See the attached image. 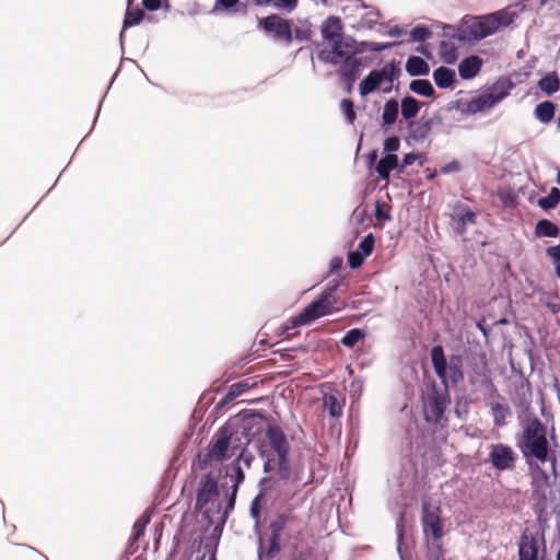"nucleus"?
Instances as JSON below:
<instances>
[{
	"label": "nucleus",
	"instance_id": "obj_1",
	"mask_svg": "<svg viewBox=\"0 0 560 560\" xmlns=\"http://www.w3.org/2000/svg\"><path fill=\"white\" fill-rule=\"evenodd\" d=\"M322 47L317 57L325 63L339 68V73L345 82L352 84L355 82L359 69L362 65L361 59L357 58L355 40L347 37L340 42L329 45H320Z\"/></svg>",
	"mask_w": 560,
	"mask_h": 560
},
{
	"label": "nucleus",
	"instance_id": "obj_2",
	"mask_svg": "<svg viewBox=\"0 0 560 560\" xmlns=\"http://www.w3.org/2000/svg\"><path fill=\"white\" fill-rule=\"evenodd\" d=\"M517 446L530 469H534L530 458L540 463L551 462L552 467H555L556 458L549 455L546 428L537 417L527 419Z\"/></svg>",
	"mask_w": 560,
	"mask_h": 560
},
{
	"label": "nucleus",
	"instance_id": "obj_3",
	"mask_svg": "<svg viewBox=\"0 0 560 560\" xmlns=\"http://www.w3.org/2000/svg\"><path fill=\"white\" fill-rule=\"evenodd\" d=\"M266 438L270 450L261 451V456L266 459L264 471L270 472L277 469L279 477L283 480H288L291 476L288 458L290 444L283 431L277 425H269L266 431Z\"/></svg>",
	"mask_w": 560,
	"mask_h": 560
},
{
	"label": "nucleus",
	"instance_id": "obj_4",
	"mask_svg": "<svg viewBox=\"0 0 560 560\" xmlns=\"http://www.w3.org/2000/svg\"><path fill=\"white\" fill-rule=\"evenodd\" d=\"M196 509L202 512L211 522H213L211 513L214 511L220 514L222 522L228 516V508L225 511H221L218 481L211 474H207L200 479L197 489Z\"/></svg>",
	"mask_w": 560,
	"mask_h": 560
},
{
	"label": "nucleus",
	"instance_id": "obj_5",
	"mask_svg": "<svg viewBox=\"0 0 560 560\" xmlns=\"http://www.w3.org/2000/svg\"><path fill=\"white\" fill-rule=\"evenodd\" d=\"M240 441L238 438L234 436L232 425H223L212 438L206 454L205 464L224 460L229 451L234 455L240 448V444L237 443Z\"/></svg>",
	"mask_w": 560,
	"mask_h": 560
},
{
	"label": "nucleus",
	"instance_id": "obj_6",
	"mask_svg": "<svg viewBox=\"0 0 560 560\" xmlns=\"http://www.w3.org/2000/svg\"><path fill=\"white\" fill-rule=\"evenodd\" d=\"M514 84L509 79H499L483 93L469 102L468 108L471 113L486 112L493 108L506 96H509Z\"/></svg>",
	"mask_w": 560,
	"mask_h": 560
},
{
	"label": "nucleus",
	"instance_id": "obj_7",
	"mask_svg": "<svg viewBox=\"0 0 560 560\" xmlns=\"http://www.w3.org/2000/svg\"><path fill=\"white\" fill-rule=\"evenodd\" d=\"M495 33L494 19L486 16H470L464 19L454 35L459 42L470 43L486 38Z\"/></svg>",
	"mask_w": 560,
	"mask_h": 560
},
{
	"label": "nucleus",
	"instance_id": "obj_8",
	"mask_svg": "<svg viewBox=\"0 0 560 560\" xmlns=\"http://www.w3.org/2000/svg\"><path fill=\"white\" fill-rule=\"evenodd\" d=\"M430 357L436 376L445 386H447L448 382L456 385L463 381L464 375L459 365V360L452 359L450 363H447L441 346H434L431 349Z\"/></svg>",
	"mask_w": 560,
	"mask_h": 560
},
{
	"label": "nucleus",
	"instance_id": "obj_9",
	"mask_svg": "<svg viewBox=\"0 0 560 560\" xmlns=\"http://www.w3.org/2000/svg\"><path fill=\"white\" fill-rule=\"evenodd\" d=\"M441 508L430 502L422 503L421 525L427 540H440L443 537Z\"/></svg>",
	"mask_w": 560,
	"mask_h": 560
},
{
	"label": "nucleus",
	"instance_id": "obj_10",
	"mask_svg": "<svg viewBox=\"0 0 560 560\" xmlns=\"http://www.w3.org/2000/svg\"><path fill=\"white\" fill-rule=\"evenodd\" d=\"M450 402L451 400L446 389L440 390L433 387L428 394L423 406L425 420L429 423H439Z\"/></svg>",
	"mask_w": 560,
	"mask_h": 560
},
{
	"label": "nucleus",
	"instance_id": "obj_11",
	"mask_svg": "<svg viewBox=\"0 0 560 560\" xmlns=\"http://www.w3.org/2000/svg\"><path fill=\"white\" fill-rule=\"evenodd\" d=\"M330 294L331 292L324 293L317 301L306 306L299 316L293 317L292 325L294 327L299 325H306L320 316L330 314L332 310L331 302L329 300Z\"/></svg>",
	"mask_w": 560,
	"mask_h": 560
},
{
	"label": "nucleus",
	"instance_id": "obj_12",
	"mask_svg": "<svg viewBox=\"0 0 560 560\" xmlns=\"http://www.w3.org/2000/svg\"><path fill=\"white\" fill-rule=\"evenodd\" d=\"M488 459L497 470H512L517 455L510 445L498 443L490 445Z\"/></svg>",
	"mask_w": 560,
	"mask_h": 560
},
{
	"label": "nucleus",
	"instance_id": "obj_13",
	"mask_svg": "<svg viewBox=\"0 0 560 560\" xmlns=\"http://www.w3.org/2000/svg\"><path fill=\"white\" fill-rule=\"evenodd\" d=\"M266 32L272 33L277 40L284 42L287 44L292 40V32L290 23L277 15L267 16L260 22Z\"/></svg>",
	"mask_w": 560,
	"mask_h": 560
},
{
	"label": "nucleus",
	"instance_id": "obj_14",
	"mask_svg": "<svg viewBox=\"0 0 560 560\" xmlns=\"http://www.w3.org/2000/svg\"><path fill=\"white\" fill-rule=\"evenodd\" d=\"M433 126V120L431 118H421L418 120H410L407 125L408 129V136L407 141L408 143H423Z\"/></svg>",
	"mask_w": 560,
	"mask_h": 560
},
{
	"label": "nucleus",
	"instance_id": "obj_15",
	"mask_svg": "<svg viewBox=\"0 0 560 560\" xmlns=\"http://www.w3.org/2000/svg\"><path fill=\"white\" fill-rule=\"evenodd\" d=\"M320 32L324 40L326 42L325 45L340 42L348 37L342 34L341 21L339 18L336 16H329L323 23Z\"/></svg>",
	"mask_w": 560,
	"mask_h": 560
},
{
	"label": "nucleus",
	"instance_id": "obj_16",
	"mask_svg": "<svg viewBox=\"0 0 560 560\" xmlns=\"http://www.w3.org/2000/svg\"><path fill=\"white\" fill-rule=\"evenodd\" d=\"M482 60L478 56H469L463 59L458 65L459 77L464 80L475 78L480 71Z\"/></svg>",
	"mask_w": 560,
	"mask_h": 560
},
{
	"label": "nucleus",
	"instance_id": "obj_17",
	"mask_svg": "<svg viewBox=\"0 0 560 560\" xmlns=\"http://www.w3.org/2000/svg\"><path fill=\"white\" fill-rule=\"evenodd\" d=\"M470 384L477 390H483L489 395H495L497 388L486 371H476L469 377Z\"/></svg>",
	"mask_w": 560,
	"mask_h": 560
},
{
	"label": "nucleus",
	"instance_id": "obj_18",
	"mask_svg": "<svg viewBox=\"0 0 560 560\" xmlns=\"http://www.w3.org/2000/svg\"><path fill=\"white\" fill-rule=\"evenodd\" d=\"M378 73L380 83L387 82L388 86L383 89L384 93H389L393 88V82L400 75V68L394 62L384 65L381 69L375 70Z\"/></svg>",
	"mask_w": 560,
	"mask_h": 560
},
{
	"label": "nucleus",
	"instance_id": "obj_19",
	"mask_svg": "<svg viewBox=\"0 0 560 560\" xmlns=\"http://www.w3.org/2000/svg\"><path fill=\"white\" fill-rule=\"evenodd\" d=\"M520 560H538L537 541L528 536H523L518 545Z\"/></svg>",
	"mask_w": 560,
	"mask_h": 560
},
{
	"label": "nucleus",
	"instance_id": "obj_20",
	"mask_svg": "<svg viewBox=\"0 0 560 560\" xmlns=\"http://www.w3.org/2000/svg\"><path fill=\"white\" fill-rule=\"evenodd\" d=\"M406 71L411 77L427 75L430 72V66L421 57L410 56L406 61Z\"/></svg>",
	"mask_w": 560,
	"mask_h": 560
},
{
	"label": "nucleus",
	"instance_id": "obj_21",
	"mask_svg": "<svg viewBox=\"0 0 560 560\" xmlns=\"http://www.w3.org/2000/svg\"><path fill=\"white\" fill-rule=\"evenodd\" d=\"M397 167H399L397 155L386 154L377 162L375 171L382 179H388L390 172Z\"/></svg>",
	"mask_w": 560,
	"mask_h": 560
},
{
	"label": "nucleus",
	"instance_id": "obj_22",
	"mask_svg": "<svg viewBox=\"0 0 560 560\" xmlns=\"http://www.w3.org/2000/svg\"><path fill=\"white\" fill-rule=\"evenodd\" d=\"M230 477H231V480L233 481V485L231 487V493H230V498H229V502H228V509L233 510L234 505H235L238 487L245 479V474H244L242 467L240 466V464L233 465V474Z\"/></svg>",
	"mask_w": 560,
	"mask_h": 560
},
{
	"label": "nucleus",
	"instance_id": "obj_23",
	"mask_svg": "<svg viewBox=\"0 0 560 560\" xmlns=\"http://www.w3.org/2000/svg\"><path fill=\"white\" fill-rule=\"evenodd\" d=\"M433 79L440 89H448L455 81V72L447 67L441 66L433 71Z\"/></svg>",
	"mask_w": 560,
	"mask_h": 560
},
{
	"label": "nucleus",
	"instance_id": "obj_24",
	"mask_svg": "<svg viewBox=\"0 0 560 560\" xmlns=\"http://www.w3.org/2000/svg\"><path fill=\"white\" fill-rule=\"evenodd\" d=\"M534 116L541 124H549L555 117V104L550 101L539 103L534 110Z\"/></svg>",
	"mask_w": 560,
	"mask_h": 560
},
{
	"label": "nucleus",
	"instance_id": "obj_25",
	"mask_svg": "<svg viewBox=\"0 0 560 560\" xmlns=\"http://www.w3.org/2000/svg\"><path fill=\"white\" fill-rule=\"evenodd\" d=\"M399 114V104L396 100H388L383 107L382 122L383 126H390L396 122Z\"/></svg>",
	"mask_w": 560,
	"mask_h": 560
},
{
	"label": "nucleus",
	"instance_id": "obj_26",
	"mask_svg": "<svg viewBox=\"0 0 560 560\" xmlns=\"http://www.w3.org/2000/svg\"><path fill=\"white\" fill-rule=\"evenodd\" d=\"M401 116L406 120H412L420 110V103L412 96H405L401 100Z\"/></svg>",
	"mask_w": 560,
	"mask_h": 560
},
{
	"label": "nucleus",
	"instance_id": "obj_27",
	"mask_svg": "<svg viewBox=\"0 0 560 560\" xmlns=\"http://www.w3.org/2000/svg\"><path fill=\"white\" fill-rule=\"evenodd\" d=\"M491 413L494 424L497 427H503L506 424V419L511 416V409L508 405L493 402L491 404Z\"/></svg>",
	"mask_w": 560,
	"mask_h": 560
},
{
	"label": "nucleus",
	"instance_id": "obj_28",
	"mask_svg": "<svg viewBox=\"0 0 560 560\" xmlns=\"http://www.w3.org/2000/svg\"><path fill=\"white\" fill-rule=\"evenodd\" d=\"M538 88L547 95H552L560 89V80L556 73H549L538 81Z\"/></svg>",
	"mask_w": 560,
	"mask_h": 560
},
{
	"label": "nucleus",
	"instance_id": "obj_29",
	"mask_svg": "<svg viewBox=\"0 0 560 560\" xmlns=\"http://www.w3.org/2000/svg\"><path fill=\"white\" fill-rule=\"evenodd\" d=\"M380 13L378 11L371 9L360 15L358 23L352 26L357 30H372L378 23Z\"/></svg>",
	"mask_w": 560,
	"mask_h": 560
},
{
	"label": "nucleus",
	"instance_id": "obj_30",
	"mask_svg": "<svg viewBox=\"0 0 560 560\" xmlns=\"http://www.w3.org/2000/svg\"><path fill=\"white\" fill-rule=\"evenodd\" d=\"M323 406L324 409L328 411V413L332 418H339L342 415V404L334 394H326L323 397Z\"/></svg>",
	"mask_w": 560,
	"mask_h": 560
},
{
	"label": "nucleus",
	"instance_id": "obj_31",
	"mask_svg": "<svg viewBox=\"0 0 560 560\" xmlns=\"http://www.w3.org/2000/svg\"><path fill=\"white\" fill-rule=\"evenodd\" d=\"M381 85L378 80V73L372 70L360 83L359 90L362 96L374 92Z\"/></svg>",
	"mask_w": 560,
	"mask_h": 560
},
{
	"label": "nucleus",
	"instance_id": "obj_32",
	"mask_svg": "<svg viewBox=\"0 0 560 560\" xmlns=\"http://www.w3.org/2000/svg\"><path fill=\"white\" fill-rule=\"evenodd\" d=\"M535 234L538 237H557L559 234V228L553 222L542 219L537 222Z\"/></svg>",
	"mask_w": 560,
	"mask_h": 560
},
{
	"label": "nucleus",
	"instance_id": "obj_33",
	"mask_svg": "<svg viewBox=\"0 0 560 560\" xmlns=\"http://www.w3.org/2000/svg\"><path fill=\"white\" fill-rule=\"evenodd\" d=\"M409 89L413 93L424 97H430L434 94L433 85L429 80L424 79L412 80L409 84Z\"/></svg>",
	"mask_w": 560,
	"mask_h": 560
},
{
	"label": "nucleus",
	"instance_id": "obj_34",
	"mask_svg": "<svg viewBox=\"0 0 560 560\" xmlns=\"http://www.w3.org/2000/svg\"><path fill=\"white\" fill-rule=\"evenodd\" d=\"M516 16L517 15L515 12L509 10H501L488 15L489 19H494L495 32L501 26H509L510 24H512Z\"/></svg>",
	"mask_w": 560,
	"mask_h": 560
},
{
	"label": "nucleus",
	"instance_id": "obj_35",
	"mask_svg": "<svg viewBox=\"0 0 560 560\" xmlns=\"http://www.w3.org/2000/svg\"><path fill=\"white\" fill-rule=\"evenodd\" d=\"M475 220L476 213L469 209L465 210L463 213L458 215V219L454 226L455 232L458 234H463L466 230V225L475 223Z\"/></svg>",
	"mask_w": 560,
	"mask_h": 560
},
{
	"label": "nucleus",
	"instance_id": "obj_36",
	"mask_svg": "<svg viewBox=\"0 0 560 560\" xmlns=\"http://www.w3.org/2000/svg\"><path fill=\"white\" fill-rule=\"evenodd\" d=\"M560 201V190L556 187H553L549 195L546 197H542L538 200V205L545 209H552L555 208Z\"/></svg>",
	"mask_w": 560,
	"mask_h": 560
},
{
	"label": "nucleus",
	"instance_id": "obj_37",
	"mask_svg": "<svg viewBox=\"0 0 560 560\" xmlns=\"http://www.w3.org/2000/svg\"><path fill=\"white\" fill-rule=\"evenodd\" d=\"M258 5H271L273 8L283 10H293L296 5V0H253Z\"/></svg>",
	"mask_w": 560,
	"mask_h": 560
},
{
	"label": "nucleus",
	"instance_id": "obj_38",
	"mask_svg": "<svg viewBox=\"0 0 560 560\" xmlns=\"http://www.w3.org/2000/svg\"><path fill=\"white\" fill-rule=\"evenodd\" d=\"M364 332L360 328H353L346 332L341 338V343L345 347L352 348L357 342L364 338Z\"/></svg>",
	"mask_w": 560,
	"mask_h": 560
},
{
	"label": "nucleus",
	"instance_id": "obj_39",
	"mask_svg": "<svg viewBox=\"0 0 560 560\" xmlns=\"http://www.w3.org/2000/svg\"><path fill=\"white\" fill-rule=\"evenodd\" d=\"M144 16V12L137 8L135 10H127L124 20V28L138 25Z\"/></svg>",
	"mask_w": 560,
	"mask_h": 560
},
{
	"label": "nucleus",
	"instance_id": "obj_40",
	"mask_svg": "<svg viewBox=\"0 0 560 560\" xmlns=\"http://www.w3.org/2000/svg\"><path fill=\"white\" fill-rule=\"evenodd\" d=\"M389 206L386 202L376 201L375 203V219L381 222H388L392 220V215L389 213Z\"/></svg>",
	"mask_w": 560,
	"mask_h": 560
},
{
	"label": "nucleus",
	"instance_id": "obj_41",
	"mask_svg": "<svg viewBox=\"0 0 560 560\" xmlns=\"http://www.w3.org/2000/svg\"><path fill=\"white\" fill-rule=\"evenodd\" d=\"M374 243V236L372 234H368L361 240L355 250L359 252L362 256L368 257L373 252Z\"/></svg>",
	"mask_w": 560,
	"mask_h": 560
},
{
	"label": "nucleus",
	"instance_id": "obj_42",
	"mask_svg": "<svg viewBox=\"0 0 560 560\" xmlns=\"http://www.w3.org/2000/svg\"><path fill=\"white\" fill-rule=\"evenodd\" d=\"M401 43H376V42H363L362 46L372 52H381L387 49H390L395 46L400 45Z\"/></svg>",
	"mask_w": 560,
	"mask_h": 560
},
{
	"label": "nucleus",
	"instance_id": "obj_43",
	"mask_svg": "<svg viewBox=\"0 0 560 560\" xmlns=\"http://www.w3.org/2000/svg\"><path fill=\"white\" fill-rule=\"evenodd\" d=\"M431 32L428 27L418 25L413 27L410 32L411 39L417 43H422L429 38Z\"/></svg>",
	"mask_w": 560,
	"mask_h": 560
},
{
	"label": "nucleus",
	"instance_id": "obj_44",
	"mask_svg": "<svg viewBox=\"0 0 560 560\" xmlns=\"http://www.w3.org/2000/svg\"><path fill=\"white\" fill-rule=\"evenodd\" d=\"M340 108H341L342 113L345 114L347 121L349 124H353V121L355 120V113L353 110L352 101H350L348 98L342 100L340 103Z\"/></svg>",
	"mask_w": 560,
	"mask_h": 560
},
{
	"label": "nucleus",
	"instance_id": "obj_45",
	"mask_svg": "<svg viewBox=\"0 0 560 560\" xmlns=\"http://www.w3.org/2000/svg\"><path fill=\"white\" fill-rule=\"evenodd\" d=\"M400 148V140L398 137H389L383 142V150L386 154H395Z\"/></svg>",
	"mask_w": 560,
	"mask_h": 560
},
{
	"label": "nucleus",
	"instance_id": "obj_46",
	"mask_svg": "<svg viewBox=\"0 0 560 560\" xmlns=\"http://www.w3.org/2000/svg\"><path fill=\"white\" fill-rule=\"evenodd\" d=\"M248 388L246 383L240 382L231 385L226 398L229 400L236 398L241 394H243Z\"/></svg>",
	"mask_w": 560,
	"mask_h": 560
},
{
	"label": "nucleus",
	"instance_id": "obj_47",
	"mask_svg": "<svg viewBox=\"0 0 560 560\" xmlns=\"http://www.w3.org/2000/svg\"><path fill=\"white\" fill-rule=\"evenodd\" d=\"M366 257L362 256L359 252H351L348 256V264L350 268L357 269L362 266Z\"/></svg>",
	"mask_w": 560,
	"mask_h": 560
},
{
	"label": "nucleus",
	"instance_id": "obj_48",
	"mask_svg": "<svg viewBox=\"0 0 560 560\" xmlns=\"http://www.w3.org/2000/svg\"><path fill=\"white\" fill-rule=\"evenodd\" d=\"M254 459V456L250 452L246 450V447H243L237 456L236 463L243 462L247 467L252 465V462Z\"/></svg>",
	"mask_w": 560,
	"mask_h": 560
},
{
	"label": "nucleus",
	"instance_id": "obj_49",
	"mask_svg": "<svg viewBox=\"0 0 560 560\" xmlns=\"http://www.w3.org/2000/svg\"><path fill=\"white\" fill-rule=\"evenodd\" d=\"M280 551V546H279V542H278V534L277 533H273L271 539H270V545H269V548H268V551H267V555L268 557L272 558L275 557L278 552Z\"/></svg>",
	"mask_w": 560,
	"mask_h": 560
},
{
	"label": "nucleus",
	"instance_id": "obj_50",
	"mask_svg": "<svg viewBox=\"0 0 560 560\" xmlns=\"http://www.w3.org/2000/svg\"><path fill=\"white\" fill-rule=\"evenodd\" d=\"M149 522V518H145L144 521H138L133 525V534H132V540L136 541L139 539V537L143 534L144 527L147 523Z\"/></svg>",
	"mask_w": 560,
	"mask_h": 560
},
{
	"label": "nucleus",
	"instance_id": "obj_51",
	"mask_svg": "<svg viewBox=\"0 0 560 560\" xmlns=\"http://www.w3.org/2000/svg\"><path fill=\"white\" fill-rule=\"evenodd\" d=\"M418 155L415 154V153H408L404 156L402 159V162L399 166V171L402 172L407 166H410L411 164L415 163V161L417 160Z\"/></svg>",
	"mask_w": 560,
	"mask_h": 560
},
{
	"label": "nucleus",
	"instance_id": "obj_52",
	"mask_svg": "<svg viewBox=\"0 0 560 560\" xmlns=\"http://www.w3.org/2000/svg\"><path fill=\"white\" fill-rule=\"evenodd\" d=\"M547 254L556 261H560V244L547 248Z\"/></svg>",
	"mask_w": 560,
	"mask_h": 560
},
{
	"label": "nucleus",
	"instance_id": "obj_53",
	"mask_svg": "<svg viewBox=\"0 0 560 560\" xmlns=\"http://www.w3.org/2000/svg\"><path fill=\"white\" fill-rule=\"evenodd\" d=\"M142 4L149 11H156L161 5V0H142Z\"/></svg>",
	"mask_w": 560,
	"mask_h": 560
},
{
	"label": "nucleus",
	"instance_id": "obj_54",
	"mask_svg": "<svg viewBox=\"0 0 560 560\" xmlns=\"http://www.w3.org/2000/svg\"><path fill=\"white\" fill-rule=\"evenodd\" d=\"M457 171H459V164L456 161H453L441 168V172L443 174H448V173L457 172Z\"/></svg>",
	"mask_w": 560,
	"mask_h": 560
},
{
	"label": "nucleus",
	"instance_id": "obj_55",
	"mask_svg": "<svg viewBox=\"0 0 560 560\" xmlns=\"http://www.w3.org/2000/svg\"><path fill=\"white\" fill-rule=\"evenodd\" d=\"M387 34L390 37H399V36H402L406 34V30L400 26H394V27L389 28Z\"/></svg>",
	"mask_w": 560,
	"mask_h": 560
},
{
	"label": "nucleus",
	"instance_id": "obj_56",
	"mask_svg": "<svg viewBox=\"0 0 560 560\" xmlns=\"http://www.w3.org/2000/svg\"><path fill=\"white\" fill-rule=\"evenodd\" d=\"M240 0H217V5H220L223 9L233 8Z\"/></svg>",
	"mask_w": 560,
	"mask_h": 560
},
{
	"label": "nucleus",
	"instance_id": "obj_57",
	"mask_svg": "<svg viewBox=\"0 0 560 560\" xmlns=\"http://www.w3.org/2000/svg\"><path fill=\"white\" fill-rule=\"evenodd\" d=\"M259 497H256L250 506V513L254 518H258L259 516V505H258Z\"/></svg>",
	"mask_w": 560,
	"mask_h": 560
},
{
	"label": "nucleus",
	"instance_id": "obj_58",
	"mask_svg": "<svg viewBox=\"0 0 560 560\" xmlns=\"http://www.w3.org/2000/svg\"><path fill=\"white\" fill-rule=\"evenodd\" d=\"M352 7L357 10L366 9V7L361 2V0H352Z\"/></svg>",
	"mask_w": 560,
	"mask_h": 560
},
{
	"label": "nucleus",
	"instance_id": "obj_59",
	"mask_svg": "<svg viewBox=\"0 0 560 560\" xmlns=\"http://www.w3.org/2000/svg\"><path fill=\"white\" fill-rule=\"evenodd\" d=\"M377 158V153L376 151H373L372 153L369 154V160L370 162H374Z\"/></svg>",
	"mask_w": 560,
	"mask_h": 560
},
{
	"label": "nucleus",
	"instance_id": "obj_60",
	"mask_svg": "<svg viewBox=\"0 0 560 560\" xmlns=\"http://www.w3.org/2000/svg\"><path fill=\"white\" fill-rule=\"evenodd\" d=\"M402 534L401 530H398V552H400V540H401Z\"/></svg>",
	"mask_w": 560,
	"mask_h": 560
},
{
	"label": "nucleus",
	"instance_id": "obj_61",
	"mask_svg": "<svg viewBox=\"0 0 560 560\" xmlns=\"http://www.w3.org/2000/svg\"><path fill=\"white\" fill-rule=\"evenodd\" d=\"M556 275L560 278V264L556 267Z\"/></svg>",
	"mask_w": 560,
	"mask_h": 560
},
{
	"label": "nucleus",
	"instance_id": "obj_62",
	"mask_svg": "<svg viewBox=\"0 0 560 560\" xmlns=\"http://www.w3.org/2000/svg\"><path fill=\"white\" fill-rule=\"evenodd\" d=\"M271 527L273 528L275 532L279 530L280 529V525L278 526L277 524H271Z\"/></svg>",
	"mask_w": 560,
	"mask_h": 560
},
{
	"label": "nucleus",
	"instance_id": "obj_63",
	"mask_svg": "<svg viewBox=\"0 0 560 560\" xmlns=\"http://www.w3.org/2000/svg\"><path fill=\"white\" fill-rule=\"evenodd\" d=\"M557 182L560 185V171L558 172V175H557Z\"/></svg>",
	"mask_w": 560,
	"mask_h": 560
},
{
	"label": "nucleus",
	"instance_id": "obj_64",
	"mask_svg": "<svg viewBox=\"0 0 560 560\" xmlns=\"http://www.w3.org/2000/svg\"><path fill=\"white\" fill-rule=\"evenodd\" d=\"M556 560H560V550L558 551Z\"/></svg>",
	"mask_w": 560,
	"mask_h": 560
}]
</instances>
